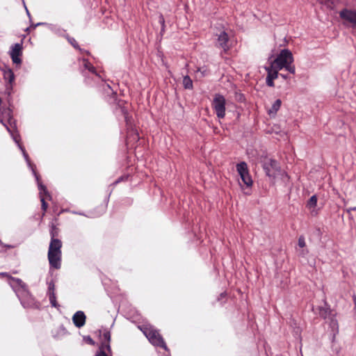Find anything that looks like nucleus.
<instances>
[{
    "label": "nucleus",
    "instance_id": "obj_1",
    "mask_svg": "<svg viewBox=\"0 0 356 356\" xmlns=\"http://www.w3.org/2000/svg\"><path fill=\"white\" fill-rule=\"evenodd\" d=\"M10 286L24 308H38L39 304L28 290L27 285L19 278L10 277Z\"/></svg>",
    "mask_w": 356,
    "mask_h": 356
},
{
    "label": "nucleus",
    "instance_id": "obj_35",
    "mask_svg": "<svg viewBox=\"0 0 356 356\" xmlns=\"http://www.w3.org/2000/svg\"><path fill=\"white\" fill-rule=\"evenodd\" d=\"M43 24H44V23L39 22V23H37L36 24L32 25L31 26H33V28L35 29L36 26L43 25Z\"/></svg>",
    "mask_w": 356,
    "mask_h": 356
},
{
    "label": "nucleus",
    "instance_id": "obj_23",
    "mask_svg": "<svg viewBox=\"0 0 356 356\" xmlns=\"http://www.w3.org/2000/svg\"><path fill=\"white\" fill-rule=\"evenodd\" d=\"M330 310L327 307H321L319 311V314L323 318H327V316L330 314Z\"/></svg>",
    "mask_w": 356,
    "mask_h": 356
},
{
    "label": "nucleus",
    "instance_id": "obj_19",
    "mask_svg": "<svg viewBox=\"0 0 356 356\" xmlns=\"http://www.w3.org/2000/svg\"><path fill=\"white\" fill-rule=\"evenodd\" d=\"M282 104V101L278 99H277L272 105L271 108L268 110V114L270 115H275L278 110L280 108Z\"/></svg>",
    "mask_w": 356,
    "mask_h": 356
},
{
    "label": "nucleus",
    "instance_id": "obj_26",
    "mask_svg": "<svg viewBox=\"0 0 356 356\" xmlns=\"http://www.w3.org/2000/svg\"><path fill=\"white\" fill-rule=\"evenodd\" d=\"M55 292V284L53 281L48 282V291L47 293Z\"/></svg>",
    "mask_w": 356,
    "mask_h": 356
},
{
    "label": "nucleus",
    "instance_id": "obj_22",
    "mask_svg": "<svg viewBox=\"0 0 356 356\" xmlns=\"http://www.w3.org/2000/svg\"><path fill=\"white\" fill-rule=\"evenodd\" d=\"M317 197L316 195H312L307 202V207L309 209L314 208L316 206Z\"/></svg>",
    "mask_w": 356,
    "mask_h": 356
},
{
    "label": "nucleus",
    "instance_id": "obj_25",
    "mask_svg": "<svg viewBox=\"0 0 356 356\" xmlns=\"http://www.w3.org/2000/svg\"><path fill=\"white\" fill-rule=\"evenodd\" d=\"M67 40L75 49H79L78 43L74 38L67 37Z\"/></svg>",
    "mask_w": 356,
    "mask_h": 356
},
{
    "label": "nucleus",
    "instance_id": "obj_41",
    "mask_svg": "<svg viewBox=\"0 0 356 356\" xmlns=\"http://www.w3.org/2000/svg\"><path fill=\"white\" fill-rule=\"evenodd\" d=\"M138 137V134L136 133V138H137Z\"/></svg>",
    "mask_w": 356,
    "mask_h": 356
},
{
    "label": "nucleus",
    "instance_id": "obj_34",
    "mask_svg": "<svg viewBox=\"0 0 356 356\" xmlns=\"http://www.w3.org/2000/svg\"><path fill=\"white\" fill-rule=\"evenodd\" d=\"M356 211V207H350L347 209V212L350 213L351 211Z\"/></svg>",
    "mask_w": 356,
    "mask_h": 356
},
{
    "label": "nucleus",
    "instance_id": "obj_8",
    "mask_svg": "<svg viewBox=\"0 0 356 356\" xmlns=\"http://www.w3.org/2000/svg\"><path fill=\"white\" fill-rule=\"evenodd\" d=\"M236 170L240 175L241 181L247 187H251L252 185V179L249 173L248 165L245 162L242 161L236 164Z\"/></svg>",
    "mask_w": 356,
    "mask_h": 356
},
{
    "label": "nucleus",
    "instance_id": "obj_24",
    "mask_svg": "<svg viewBox=\"0 0 356 356\" xmlns=\"http://www.w3.org/2000/svg\"><path fill=\"white\" fill-rule=\"evenodd\" d=\"M196 72L197 73H200L202 77H204L209 74V70L206 67H199Z\"/></svg>",
    "mask_w": 356,
    "mask_h": 356
},
{
    "label": "nucleus",
    "instance_id": "obj_5",
    "mask_svg": "<svg viewBox=\"0 0 356 356\" xmlns=\"http://www.w3.org/2000/svg\"><path fill=\"white\" fill-rule=\"evenodd\" d=\"M101 344L99 350L97 351L95 356H111V348L110 346L111 342V332L104 329L102 334L100 335Z\"/></svg>",
    "mask_w": 356,
    "mask_h": 356
},
{
    "label": "nucleus",
    "instance_id": "obj_21",
    "mask_svg": "<svg viewBox=\"0 0 356 356\" xmlns=\"http://www.w3.org/2000/svg\"><path fill=\"white\" fill-rule=\"evenodd\" d=\"M47 296L49 297V300L51 305L53 307L58 308L59 307V305L58 304V302L56 301V297L55 292L47 293Z\"/></svg>",
    "mask_w": 356,
    "mask_h": 356
},
{
    "label": "nucleus",
    "instance_id": "obj_9",
    "mask_svg": "<svg viewBox=\"0 0 356 356\" xmlns=\"http://www.w3.org/2000/svg\"><path fill=\"white\" fill-rule=\"evenodd\" d=\"M6 113L8 118V123H5L2 119L0 120V122L6 128L10 134L13 139L19 147V145H21L19 143L20 136L18 134H15L11 131L12 127H15V121L11 116V112L10 110H7Z\"/></svg>",
    "mask_w": 356,
    "mask_h": 356
},
{
    "label": "nucleus",
    "instance_id": "obj_30",
    "mask_svg": "<svg viewBox=\"0 0 356 356\" xmlns=\"http://www.w3.org/2000/svg\"><path fill=\"white\" fill-rule=\"evenodd\" d=\"M104 89L108 92L109 93L110 92L111 93H113V90L111 88V87L110 86L109 84H105L104 86Z\"/></svg>",
    "mask_w": 356,
    "mask_h": 356
},
{
    "label": "nucleus",
    "instance_id": "obj_10",
    "mask_svg": "<svg viewBox=\"0 0 356 356\" xmlns=\"http://www.w3.org/2000/svg\"><path fill=\"white\" fill-rule=\"evenodd\" d=\"M263 168L266 175L269 177H274L275 172L280 170V166L276 160L268 159L263 163Z\"/></svg>",
    "mask_w": 356,
    "mask_h": 356
},
{
    "label": "nucleus",
    "instance_id": "obj_42",
    "mask_svg": "<svg viewBox=\"0 0 356 356\" xmlns=\"http://www.w3.org/2000/svg\"><path fill=\"white\" fill-rule=\"evenodd\" d=\"M79 215H83L82 213H77Z\"/></svg>",
    "mask_w": 356,
    "mask_h": 356
},
{
    "label": "nucleus",
    "instance_id": "obj_27",
    "mask_svg": "<svg viewBox=\"0 0 356 356\" xmlns=\"http://www.w3.org/2000/svg\"><path fill=\"white\" fill-rule=\"evenodd\" d=\"M298 245L300 248H304L306 245L305 240L304 236H301L299 237V238H298Z\"/></svg>",
    "mask_w": 356,
    "mask_h": 356
},
{
    "label": "nucleus",
    "instance_id": "obj_12",
    "mask_svg": "<svg viewBox=\"0 0 356 356\" xmlns=\"http://www.w3.org/2000/svg\"><path fill=\"white\" fill-rule=\"evenodd\" d=\"M216 36H217L216 46L219 48L222 49L225 52H227L229 49V47L228 45V42H229L228 34L225 31H222L219 33H217Z\"/></svg>",
    "mask_w": 356,
    "mask_h": 356
},
{
    "label": "nucleus",
    "instance_id": "obj_16",
    "mask_svg": "<svg viewBox=\"0 0 356 356\" xmlns=\"http://www.w3.org/2000/svg\"><path fill=\"white\" fill-rule=\"evenodd\" d=\"M86 316L83 312H76L72 317V321L76 327L80 328L83 327L86 323Z\"/></svg>",
    "mask_w": 356,
    "mask_h": 356
},
{
    "label": "nucleus",
    "instance_id": "obj_4",
    "mask_svg": "<svg viewBox=\"0 0 356 356\" xmlns=\"http://www.w3.org/2000/svg\"><path fill=\"white\" fill-rule=\"evenodd\" d=\"M141 330L153 346L168 350L166 344L162 336L159 334V330L151 325L144 326Z\"/></svg>",
    "mask_w": 356,
    "mask_h": 356
},
{
    "label": "nucleus",
    "instance_id": "obj_2",
    "mask_svg": "<svg viewBox=\"0 0 356 356\" xmlns=\"http://www.w3.org/2000/svg\"><path fill=\"white\" fill-rule=\"evenodd\" d=\"M293 56L290 50L284 49L281 50L276 58L270 62L271 67L281 70L284 68L291 74H295L296 68L293 65Z\"/></svg>",
    "mask_w": 356,
    "mask_h": 356
},
{
    "label": "nucleus",
    "instance_id": "obj_37",
    "mask_svg": "<svg viewBox=\"0 0 356 356\" xmlns=\"http://www.w3.org/2000/svg\"><path fill=\"white\" fill-rule=\"evenodd\" d=\"M0 275H2V276H8V275L6 273H0Z\"/></svg>",
    "mask_w": 356,
    "mask_h": 356
},
{
    "label": "nucleus",
    "instance_id": "obj_20",
    "mask_svg": "<svg viewBox=\"0 0 356 356\" xmlns=\"http://www.w3.org/2000/svg\"><path fill=\"white\" fill-rule=\"evenodd\" d=\"M183 86L185 89H193V81L190 78L189 76L186 75L183 78Z\"/></svg>",
    "mask_w": 356,
    "mask_h": 356
},
{
    "label": "nucleus",
    "instance_id": "obj_28",
    "mask_svg": "<svg viewBox=\"0 0 356 356\" xmlns=\"http://www.w3.org/2000/svg\"><path fill=\"white\" fill-rule=\"evenodd\" d=\"M0 70L3 72V75L4 74V72H7V70H12L8 65L3 64L2 66H0Z\"/></svg>",
    "mask_w": 356,
    "mask_h": 356
},
{
    "label": "nucleus",
    "instance_id": "obj_36",
    "mask_svg": "<svg viewBox=\"0 0 356 356\" xmlns=\"http://www.w3.org/2000/svg\"><path fill=\"white\" fill-rule=\"evenodd\" d=\"M122 111L123 113L124 114V115H125V120H126V121L127 122V120H128V118H127V113L124 111V109H122Z\"/></svg>",
    "mask_w": 356,
    "mask_h": 356
},
{
    "label": "nucleus",
    "instance_id": "obj_18",
    "mask_svg": "<svg viewBox=\"0 0 356 356\" xmlns=\"http://www.w3.org/2000/svg\"><path fill=\"white\" fill-rule=\"evenodd\" d=\"M265 70L267 72V76L268 78H270L271 79H275L278 76V72L279 70H277L276 68L271 67V64H270L269 66L265 67Z\"/></svg>",
    "mask_w": 356,
    "mask_h": 356
},
{
    "label": "nucleus",
    "instance_id": "obj_11",
    "mask_svg": "<svg viewBox=\"0 0 356 356\" xmlns=\"http://www.w3.org/2000/svg\"><path fill=\"white\" fill-rule=\"evenodd\" d=\"M339 14L344 23H349L353 26H356V10L344 8Z\"/></svg>",
    "mask_w": 356,
    "mask_h": 356
},
{
    "label": "nucleus",
    "instance_id": "obj_3",
    "mask_svg": "<svg viewBox=\"0 0 356 356\" xmlns=\"http://www.w3.org/2000/svg\"><path fill=\"white\" fill-rule=\"evenodd\" d=\"M51 238L48 250V260L51 268L59 269L61 266V248L60 240L54 238V234L51 232Z\"/></svg>",
    "mask_w": 356,
    "mask_h": 356
},
{
    "label": "nucleus",
    "instance_id": "obj_39",
    "mask_svg": "<svg viewBox=\"0 0 356 356\" xmlns=\"http://www.w3.org/2000/svg\"><path fill=\"white\" fill-rule=\"evenodd\" d=\"M280 76H281L282 77H283L284 79H285L287 78V76H286V75H284V74H280Z\"/></svg>",
    "mask_w": 356,
    "mask_h": 356
},
{
    "label": "nucleus",
    "instance_id": "obj_32",
    "mask_svg": "<svg viewBox=\"0 0 356 356\" xmlns=\"http://www.w3.org/2000/svg\"><path fill=\"white\" fill-rule=\"evenodd\" d=\"M337 320L334 319V318H332L331 320V325L332 326V327H337Z\"/></svg>",
    "mask_w": 356,
    "mask_h": 356
},
{
    "label": "nucleus",
    "instance_id": "obj_43",
    "mask_svg": "<svg viewBox=\"0 0 356 356\" xmlns=\"http://www.w3.org/2000/svg\"><path fill=\"white\" fill-rule=\"evenodd\" d=\"M1 103V99L0 98V104Z\"/></svg>",
    "mask_w": 356,
    "mask_h": 356
},
{
    "label": "nucleus",
    "instance_id": "obj_6",
    "mask_svg": "<svg viewBox=\"0 0 356 356\" xmlns=\"http://www.w3.org/2000/svg\"><path fill=\"white\" fill-rule=\"evenodd\" d=\"M225 105L226 99L224 96L220 94H216L211 106L219 119H222L225 116Z\"/></svg>",
    "mask_w": 356,
    "mask_h": 356
},
{
    "label": "nucleus",
    "instance_id": "obj_29",
    "mask_svg": "<svg viewBox=\"0 0 356 356\" xmlns=\"http://www.w3.org/2000/svg\"><path fill=\"white\" fill-rule=\"evenodd\" d=\"M273 81H274L273 79L266 77V82L267 86L269 87H273L274 86Z\"/></svg>",
    "mask_w": 356,
    "mask_h": 356
},
{
    "label": "nucleus",
    "instance_id": "obj_17",
    "mask_svg": "<svg viewBox=\"0 0 356 356\" xmlns=\"http://www.w3.org/2000/svg\"><path fill=\"white\" fill-rule=\"evenodd\" d=\"M3 79L7 81L6 88L12 89L13 84L15 81V74L13 70H7V72H4Z\"/></svg>",
    "mask_w": 356,
    "mask_h": 356
},
{
    "label": "nucleus",
    "instance_id": "obj_14",
    "mask_svg": "<svg viewBox=\"0 0 356 356\" xmlns=\"http://www.w3.org/2000/svg\"><path fill=\"white\" fill-rule=\"evenodd\" d=\"M21 54H22V45L19 43L15 44L12 47V49L10 51V57L14 63L20 64L22 63V60L20 58Z\"/></svg>",
    "mask_w": 356,
    "mask_h": 356
},
{
    "label": "nucleus",
    "instance_id": "obj_15",
    "mask_svg": "<svg viewBox=\"0 0 356 356\" xmlns=\"http://www.w3.org/2000/svg\"><path fill=\"white\" fill-rule=\"evenodd\" d=\"M19 149L21 150V152L23 154V156H24L27 165L31 170L36 181L40 180L39 175H38V173L35 171V166L33 163H31L30 158H29L25 148L22 145H19Z\"/></svg>",
    "mask_w": 356,
    "mask_h": 356
},
{
    "label": "nucleus",
    "instance_id": "obj_40",
    "mask_svg": "<svg viewBox=\"0 0 356 356\" xmlns=\"http://www.w3.org/2000/svg\"><path fill=\"white\" fill-rule=\"evenodd\" d=\"M122 180V178H119L115 182V184H118L119 183L120 181Z\"/></svg>",
    "mask_w": 356,
    "mask_h": 356
},
{
    "label": "nucleus",
    "instance_id": "obj_33",
    "mask_svg": "<svg viewBox=\"0 0 356 356\" xmlns=\"http://www.w3.org/2000/svg\"><path fill=\"white\" fill-rule=\"evenodd\" d=\"M86 341H87L89 343H90V344H92V345H94V344H95L94 341H93V340H92L90 337H88V338H87Z\"/></svg>",
    "mask_w": 356,
    "mask_h": 356
},
{
    "label": "nucleus",
    "instance_id": "obj_38",
    "mask_svg": "<svg viewBox=\"0 0 356 356\" xmlns=\"http://www.w3.org/2000/svg\"><path fill=\"white\" fill-rule=\"evenodd\" d=\"M26 14L28 15V16L30 17V13H29V11L28 10V9L26 8Z\"/></svg>",
    "mask_w": 356,
    "mask_h": 356
},
{
    "label": "nucleus",
    "instance_id": "obj_31",
    "mask_svg": "<svg viewBox=\"0 0 356 356\" xmlns=\"http://www.w3.org/2000/svg\"><path fill=\"white\" fill-rule=\"evenodd\" d=\"M159 23L162 25L163 27H164L165 25V19L163 15L159 16Z\"/></svg>",
    "mask_w": 356,
    "mask_h": 356
},
{
    "label": "nucleus",
    "instance_id": "obj_7",
    "mask_svg": "<svg viewBox=\"0 0 356 356\" xmlns=\"http://www.w3.org/2000/svg\"><path fill=\"white\" fill-rule=\"evenodd\" d=\"M82 74L86 77V81L88 83H90L88 79L90 78L95 81L102 79L101 76L96 72L95 68L86 59L83 60Z\"/></svg>",
    "mask_w": 356,
    "mask_h": 356
},
{
    "label": "nucleus",
    "instance_id": "obj_13",
    "mask_svg": "<svg viewBox=\"0 0 356 356\" xmlns=\"http://www.w3.org/2000/svg\"><path fill=\"white\" fill-rule=\"evenodd\" d=\"M38 190L40 191L39 195L40 197V202L42 203V209L44 212H45L47 209V203L45 202L44 195L47 197H50V195L46 188V186L42 184L40 180L37 181Z\"/></svg>",
    "mask_w": 356,
    "mask_h": 356
}]
</instances>
